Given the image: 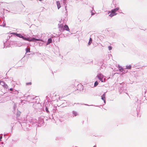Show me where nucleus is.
I'll return each instance as SVG.
<instances>
[{
  "label": "nucleus",
  "mask_w": 147,
  "mask_h": 147,
  "mask_svg": "<svg viewBox=\"0 0 147 147\" xmlns=\"http://www.w3.org/2000/svg\"><path fill=\"white\" fill-rule=\"evenodd\" d=\"M0 85L3 86L5 88H7L8 86L6 84H5V82L3 81H0Z\"/></svg>",
  "instance_id": "obj_3"
},
{
  "label": "nucleus",
  "mask_w": 147,
  "mask_h": 147,
  "mask_svg": "<svg viewBox=\"0 0 147 147\" xmlns=\"http://www.w3.org/2000/svg\"><path fill=\"white\" fill-rule=\"evenodd\" d=\"M2 136L0 137V141H1V140L2 139Z\"/></svg>",
  "instance_id": "obj_22"
},
{
  "label": "nucleus",
  "mask_w": 147,
  "mask_h": 147,
  "mask_svg": "<svg viewBox=\"0 0 147 147\" xmlns=\"http://www.w3.org/2000/svg\"><path fill=\"white\" fill-rule=\"evenodd\" d=\"M57 6L58 9H59L61 7L60 2L59 1L57 2Z\"/></svg>",
  "instance_id": "obj_7"
},
{
  "label": "nucleus",
  "mask_w": 147,
  "mask_h": 147,
  "mask_svg": "<svg viewBox=\"0 0 147 147\" xmlns=\"http://www.w3.org/2000/svg\"><path fill=\"white\" fill-rule=\"evenodd\" d=\"M119 69L120 71H123V69L122 67L120 66H118Z\"/></svg>",
  "instance_id": "obj_11"
},
{
  "label": "nucleus",
  "mask_w": 147,
  "mask_h": 147,
  "mask_svg": "<svg viewBox=\"0 0 147 147\" xmlns=\"http://www.w3.org/2000/svg\"><path fill=\"white\" fill-rule=\"evenodd\" d=\"M22 37L23 38H22L24 40L28 41H32L31 39H30L29 38H24L23 36Z\"/></svg>",
  "instance_id": "obj_6"
},
{
  "label": "nucleus",
  "mask_w": 147,
  "mask_h": 147,
  "mask_svg": "<svg viewBox=\"0 0 147 147\" xmlns=\"http://www.w3.org/2000/svg\"><path fill=\"white\" fill-rule=\"evenodd\" d=\"M11 34H14V35H16V34H17V33H15L12 32V33H11Z\"/></svg>",
  "instance_id": "obj_21"
},
{
  "label": "nucleus",
  "mask_w": 147,
  "mask_h": 147,
  "mask_svg": "<svg viewBox=\"0 0 147 147\" xmlns=\"http://www.w3.org/2000/svg\"><path fill=\"white\" fill-rule=\"evenodd\" d=\"M64 1H66V0H64Z\"/></svg>",
  "instance_id": "obj_25"
},
{
  "label": "nucleus",
  "mask_w": 147,
  "mask_h": 147,
  "mask_svg": "<svg viewBox=\"0 0 147 147\" xmlns=\"http://www.w3.org/2000/svg\"><path fill=\"white\" fill-rule=\"evenodd\" d=\"M52 40L51 38H49L48 40L47 44L48 45L52 42Z\"/></svg>",
  "instance_id": "obj_8"
},
{
  "label": "nucleus",
  "mask_w": 147,
  "mask_h": 147,
  "mask_svg": "<svg viewBox=\"0 0 147 147\" xmlns=\"http://www.w3.org/2000/svg\"><path fill=\"white\" fill-rule=\"evenodd\" d=\"M93 147H96V146H94Z\"/></svg>",
  "instance_id": "obj_24"
},
{
  "label": "nucleus",
  "mask_w": 147,
  "mask_h": 147,
  "mask_svg": "<svg viewBox=\"0 0 147 147\" xmlns=\"http://www.w3.org/2000/svg\"><path fill=\"white\" fill-rule=\"evenodd\" d=\"M92 38H90L89 41L88 43V44L89 45H90L91 44V43L92 42Z\"/></svg>",
  "instance_id": "obj_12"
},
{
  "label": "nucleus",
  "mask_w": 147,
  "mask_h": 147,
  "mask_svg": "<svg viewBox=\"0 0 147 147\" xmlns=\"http://www.w3.org/2000/svg\"><path fill=\"white\" fill-rule=\"evenodd\" d=\"M26 85H31L32 84V83L31 82H28V83H26Z\"/></svg>",
  "instance_id": "obj_16"
},
{
  "label": "nucleus",
  "mask_w": 147,
  "mask_h": 147,
  "mask_svg": "<svg viewBox=\"0 0 147 147\" xmlns=\"http://www.w3.org/2000/svg\"><path fill=\"white\" fill-rule=\"evenodd\" d=\"M26 53H28V52H30V48H27L26 49Z\"/></svg>",
  "instance_id": "obj_13"
},
{
  "label": "nucleus",
  "mask_w": 147,
  "mask_h": 147,
  "mask_svg": "<svg viewBox=\"0 0 147 147\" xmlns=\"http://www.w3.org/2000/svg\"><path fill=\"white\" fill-rule=\"evenodd\" d=\"M41 9L42 10V11H43L45 9V8L43 7H42L41 8Z\"/></svg>",
  "instance_id": "obj_18"
},
{
  "label": "nucleus",
  "mask_w": 147,
  "mask_h": 147,
  "mask_svg": "<svg viewBox=\"0 0 147 147\" xmlns=\"http://www.w3.org/2000/svg\"><path fill=\"white\" fill-rule=\"evenodd\" d=\"M108 49H109V50H111L112 49V48L111 47V46H109L108 47Z\"/></svg>",
  "instance_id": "obj_17"
},
{
  "label": "nucleus",
  "mask_w": 147,
  "mask_h": 147,
  "mask_svg": "<svg viewBox=\"0 0 147 147\" xmlns=\"http://www.w3.org/2000/svg\"><path fill=\"white\" fill-rule=\"evenodd\" d=\"M31 40H32V41H33V40H37V41H39L40 40L39 39H36L35 38H32V39H31Z\"/></svg>",
  "instance_id": "obj_14"
},
{
  "label": "nucleus",
  "mask_w": 147,
  "mask_h": 147,
  "mask_svg": "<svg viewBox=\"0 0 147 147\" xmlns=\"http://www.w3.org/2000/svg\"><path fill=\"white\" fill-rule=\"evenodd\" d=\"M98 84V83L97 81H96L94 84V86H96Z\"/></svg>",
  "instance_id": "obj_15"
},
{
  "label": "nucleus",
  "mask_w": 147,
  "mask_h": 147,
  "mask_svg": "<svg viewBox=\"0 0 147 147\" xmlns=\"http://www.w3.org/2000/svg\"><path fill=\"white\" fill-rule=\"evenodd\" d=\"M131 68V65H127L126 66V69H130Z\"/></svg>",
  "instance_id": "obj_10"
},
{
  "label": "nucleus",
  "mask_w": 147,
  "mask_h": 147,
  "mask_svg": "<svg viewBox=\"0 0 147 147\" xmlns=\"http://www.w3.org/2000/svg\"><path fill=\"white\" fill-rule=\"evenodd\" d=\"M77 114V113H74V115L75 116H76Z\"/></svg>",
  "instance_id": "obj_19"
},
{
  "label": "nucleus",
  "mask_w": 147,
  "mask_h": 147,
  "mask_svg": "<svg viewBox=\"0 0 147 147\" xmlns=\"http://www.w3.org/2000/svg\"><path fill=\"white\" fill-rule=\"evenodd\" d=\"M105 93H104L103 95L102 96V99L104 100V102H105Z\"/></svg>",
  "instance_id": "obj_5"
},
{
  "label": "nucleus",
  "mask_w": 147,
  "mask_h": 147,
  "mask_svg": "<svg viewBox=\"0 0 147 147\" xmlns=\"http://www.w3.org/2000/svg\"><path fill=\"white\" fill-rule=\"evenodd\" d=\"M97 77L102 82H104V81H103V79L104 78V76L103 75L101 74H98L97 76Z\"/></svg>",
  "instance_id": "obj_2"
},
{
  "label": "nucleus",
  "mask_w": 147,
  "mask_h": 147,
  "mask_svg": "<svg viewBox=\"0 0 147 147\" xmlns=\"http://www.w3.org/2000/svg\"><path fill=\"white\" fill-rule=\"evenodd\" d=\"M119 9V7L113 9L111 11H109L108 14L109 16L111 17H112L113 16L116 15L117 13L116 12Z\"/></svg>",
  "instance_id": "obj_1"
},
{
  "label": "nucleus",
  "mask_w": 147,
  "mask_h": 147,
  "mask_svg": "<svg viewBox=\"0 0 147 147\" xmlns=\"http://www.w3.org/2000/svg\"><path fill=\"white\" fill-rule=\"evenodd\" d=\"M10 91H12L13 90V89L12 88H11L10 89Z\"/></svg>",
  "instance_id": "obj_23"
},
{
  "label": "nucleus",
  "mask_w": 147,
  "mask_h": 147,
  "mask_svg": "<svg viewBox=\"0 0 147 147\" xmlns=\"http://www.w3.org/2000/svg\"><path fill=\"white\" fill-rule=\"evenodd\" d=\"M46 110L47 111V112H49V111H48V109H47V107L46 108Z\"/></svg>",
  "instance_id": "obj_20"
},
{
  "label": "nucleus",
  "mask_w": 147,
  "mask_h": 147,
  "mask_svg": "<svg viewBox=\"0 0 147 147\" xmlns=\"http://www.w3.org/2000/svg\"><path fill=\"white\" fill-rule=\"evenodd\" d=\"M64 30H66L67 31H69V29L68 26L67 25H65L64 26Z\"/></svg>",
  "instance_id": "obj_4"
},
{
  "label": "nucleus",
  "mask_w": 147,
  "mask_h": 147,
  "mask_svg": "<svg viewBox=\"0 0 147 147\" xmlns=\"http://www.w3.org/2000/svg\"><path fill=\"white\" fill-rule=\"evenodd\" d=\"M16 35L18 36V37H19L20 38H23V36L21 34H16Z\"/></svg>",
  "instance_id": "obj_9"
}]
</instances>
